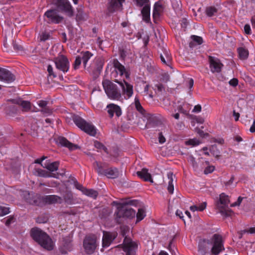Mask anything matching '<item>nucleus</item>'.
Wrapping results in <instances>:
<instances>
[{"mask_svg":"<svg viewBox=\"0 0 255 255\" xmlns=\"http://www.w3.org/2000/svg\"><path fill=\"white\" fill-rule=\"evenodd\" d=\"M105 93L111 99L118 100L121 97V91L119 87L115 83L109 80H104L102 82Z\"/></svg>","mask_w":255,"mask_h":255,"instance_id":"nucleus-3","label":"nucleus"},{"mask_svg":"<svg viewBox=\"0 0 255 255\" xmlns=\"http://www.w3.org/2000/svg\"><path fill=\"white\" fill-rule=\"evenodd\" d=\"M218 11L217 9L214 6H209L206 9V14L209 17H212Z\"/></svg>","mask_w":255,"mask_h":255,"instance_id":"nucleus-42","label":"nucleus"},{"mask_svg":"<svg viewBox=\"0 0 255 255\" xmlns=\"http://www.w3.org/2000/svg\"><path fill=\"white\" fill-rule=\"evenodd\" d=\"M239 57L241 59L245 60L247 59L249 56L248 50L243 47H239L238 49Z\"/></svg>","mask_w":255,"mask_h":255,"instance_id":"nucleus-37","label":"nucleus"},{"mask_svg":"<svg viewBox=\"0 0 255 255\" xmlns=\"http://www.w3.org/2000/svg\"><path fill=\"white\" fill-rule=\"evenodd\" d=\"M209 62L210 63V68L212 73H219L223 65L221 63L220 60L215 57L209 56Z\"/></svg>","mask_w":255,"mask_h":255,"instance_id":"nucleus-14","label":"nucleus"},{"mask_svg":"<svg viewBox=\"0 0 255 255\" xmlns=\"http://www.w3.org/2000/svg\"><path fill=\"white\" fill-rule=\"evenodd\" d=\"M82 59L80 56H77L76 57L75 61L73 64V67L74 70H77L79 68L81 64Z\"/></svg>","mask_w":255,"mask_h":255,"instance_id":"nucleus-46","label":"nucleus"},{"mask_svg":"<svg viewBox=\"0 0 255 255\" xmlns=\"http://www.w3.org/2000/svg\"><path fill=\"white\" fill-rule=\"evenodd\" d=\"M12 45L13 47V49L15 50V51L17 53L21 52L23 51V47L22 46L16 42V41H13L12 43Z\"/></svg>","mask_w":255,"mask_h":255,"instance_id":"nucleus-49","label":"nucleus"},{"mask_svg":"<svg viewBox=\"0 0 255 255\" xmlns=\"http://www.w3.org/2000/svg\"><path fill=\"white\" fill-rule=\"evenodd\" d=\"M12 103L21 106L25 110L28 111L31 109V103L29 101H23L21 99H10Z\"/></svg>","mask_w":255,"mask_h":255,"instance_id":"nucleus-26","label":"nucleus"},{"mask_svg":"<svg viewBox=\"0 0 255 255\" xmlns=\"http://www.w3.org/2000/svg\"><path fill=\"white\" fill-rule=\"evenodd\" d=\"M50 37V35L49 33L43 31L40 35V40L42 41H45L48 39H49Z\"/></svg>","mask_w":255,"mask_h":255,"instance_id":"nucleus-52","label":"nucleus"},{"mask_svg":"<svg viewBox=\"0 0 255 255\" xmlns=\"http://www.w3.org/2000/svg\"><path fill=\"white\" fill-rule=\"evenodd\" d=\"M36 171L38 175L39 176L44 177H54L55 178H58L59 174L63 175L65 174V173L60 174L58 173H57L56 174L41 169H36Z\"/></svg>","mask_w":255,"mask_h":255,"instance_id":"nucleus-24","label":"nucleus"},{"mask_svg":"<svg viewBox=\"0 0 255 255\" xmlns=\"http://www.w3.org/2000/svg\"><path fill=\"white\" fill-rule=\"evenodd\" d=\"M130 108L131 109L134 108L138 112H145L136 97L134 99V102L130 105Z\"/></svg>","mask_w":255,"mask_h":255,"instance_id":"nucleus-39","label":"nucleus"},{"mask_svg":"<svg viewBox=\"0 0 255 255\" xmlns=\"http://www.w3.org/2000/svg\"><path fill=\"white\" fill-rule=\"evenodd\" d=\"M137 245L127 237H125L123 244V249L126 255H135Z\"/></svg>","mask_w":255,"mask_h":255,"instance_id":"nucleus-10","label":"nucleus"},{"mask_svg":"<svg viewBox=\"0 0 255 255\" xmlns=\"http://www.w3.org/2000/svg\"><path fill=\"white\" fill-rule=\"evenodd\" d=\"M244 31L246 34L250 35L251 34V29L250 25L248 24H245L244 26Z\"/></svg>","mask_w":255,"mask_h":255,"instance_id":"nucleus-64","label":"nucleus"},{"mask_svg":"<svg viewBox=\"0 0 255 255\" xmlns=\"http://www.w3.org/2000/svg\"><path fill=\"white\" fill-rule=\"evenodd\" d=\"M56 68L58 71L65 74L70 68V62L66 56L60 55L54 59Z\"/></svg>","mask_w":255,"mask_h":255,"instance_id":"nucleus-7","label":"nucleus"},{"mask_svg":"<svg viewBox=\"0 0 255 255\" xmlns=\"http://www.w3.org/2000/svg\"><path fill=\"white\" fill-rule=\"evenodd\" d=\"M186 117L192 120V123H197L199 124H203L204 122V120L203 118L200 117H197L189 113H184Z\"/></svg>","mask_w":255,"mask_h":255,"instance_id":"nucleus-34","label":"nucleus"},{"mask_svg":"<svg viewBox=\"0 0 255 255\" xmlns=\"http://www.w3.org/2000/svg\"><path fill=\"white\" fill-rule=\"evenodd\" d=\"M192 39L195 42H197V43H198V44H201L203 43V38L200 36L193 35Z\"/></svg>","mask_w":255,"mask_h":255,"instance_id":"nucleus-57","label":"nucleus"},{"mask_svg":"<svg viewBox=\"0 0 255 255\" xmlns=\"http://www.w3.org/2000/svg\"><path fill=\"white\" fill-rule=\"evenodd\" d=\"M125 0H109L108 10L109 12L113 13L123 6Z\"/></svg>","mask_w":255,"mask_h":255,"instance_id":"nucleus-18","label":"nucleus"},{"mask_svg":"<svg viewBox=\"0 0 255 255\" xmlns=\"http://www.w3.org/2000/svg\"><path fill=\"white\" fill-rule=\"evenodd\" d=\"M142 20L146 23L150 22V6L142 7L141 10Z\"/></svg>","mask_w":255,"mask_h":255,"instance_id":"nucleus-28","label":"nucleus"},{"mask_svg":"<svg viewBox=\"0 0 255 255\" xmlns=\"http://www.w3.org/2000/svg\"><path fill=\"white\" fill-rule=\"evenodd\" d=\"M145 211L143 209H138V212L136 214L137 221L142 220L145 217Z\"/></svg>","mask_w":255,"mask_h":255,"instance_id":"nucleus-48","label":"nucleus"},{"mask_svg":"<svg viewBox=\"0 0 255 255\" xmlns=\"http://www.w3.org/2000/svg\"><path fill=\"white\" fill-rule=\"evenodd\" d=\"M56 141L62 146L67 147L70 150L80 148V147L78 145L70 142L65 137L63 136L58 137Z\"/></svg>","mask_w":255,"mask_h":255,"instance_id":"nucleus-19","label":"nucleus"},{"mask_svg":"<svg viewBox=\"0 0 255 255\" xmlns=\"http://www.w3.org/2000/svg\"><path fill=\"white\" fill-rule=\"evenodd\" d=\"M72 118L75 124L82 130L90 135L95 136L96 128L91 123L87 122L77 115H73Z\"/></svg>","mask_w":255,"mask_h":255,"instance_id":"nucleus-2","label":"nucleus"},{"mask_svg":"<svg viewBox=\"0 0 255 255\" xmlns=\"http://www.w3.org/2000/svg\"><path fill=\"white\" fill-rule=\"evenodd\" d=\"M173 176L174 175L172 172H169L167 173V177L169 179L167 190L170 194H172L174 191V185L173 184L174 180Z\"/></svg>","mask_w":255,"mask_h":255,"instance_id":"nucleus-33","label":"nucleus"},{"mask_svg":"<svg viewBox=\"0 0 255 255\" xmlns=\"http://www.w3.org/2000/svg\"><path fill=\"white\" fill-rule=\"evenodd\" d=\"M32 239L45 249L51 251L53 249V243L50 237L38 228H33L30 231Z\"/></svg>","mask_w":255,"mask_h":255,"instance_id":"nucleus-1","label":"nucleus"},{"mask_svg":"<svg viewBox=\"0 0 255 255\" xmlns=\"http://www.w3.org/2000/svg\"><path fill=\"white\" fill-rule=\"evenodd\" d=\"M107 112H121V109L118 105L110 104L107 105Z\"/></svg>","mask_w":255,"mask_h":255,"instance_id":"nucleus-44","label":"nucleus"},{"mask_svg":"<svg viewBox=\"0 0 255 255\" xmlns=\"http://www.w3.org/2000/svg\"><path fill=\"white\" fill-rule=\"evenodd\" d=\"M117 236L116 232H103V247H106L110 246L111 243Z\"/></svg>","mask_w":255,"mask_h":255,"instance_id":"nucleus-17","label":"nucleus"},{"mask_svg":"<svg viewBox=\"0 0 255 255\" xmlns=\"http://www.w3.org/2000/svg\"><path fill=\"white\" fill-rule=\"evenodd\" d=\"M211 244L210 240L205 239L200 240L198 245L199 255H206L209 249L208 246Z\"/></svg>","mask_w":255,"mask_h":255,"instance_id":"nucleus-20","label":"nucleus"},{"mask_svg":"<svg viewBox=\"0 0 255 255\" xmlns=\"http://www.w3.org/2000/svg\"><path fill=\"white\" fill-rule=\"evenodd\" d=\"M154 90L157 91L158 92H161L164 90V88L162 84H157L154 85Z\"/></svg>","mask_w":255,"mask_h":255,"instance_id":"nucleus-59","label":"nucleus"},{"mask_svg":"<svg viewBox=\"0 0 255 255\" xmlns=\"http://www.w3.org/2000/svg\"><path fill=\"white\" fill-rule=\"evenodd\" d=\"M215 169L214 166H209L207 167L204 170V173L206 174L212 172Z\"/></svg>","mask_w":255,"mask_h":255,"instance_id":"nucleus-63","label":"nucleus"},{"mask_svg":"<svg viewBox=\"0 0 255 255\" xmlns=\"http://www.w3.org/2000/svg\"><path fill=\"white\" fill-rule=\"evenodd\" d=\"M45 200L46 203L49 204H53L56 203H61L62 198L57 195H48L46 196L45 198Z\"/></svg>","mask_w":255,"mask_h":255,"instance_id":"nucleus-30","label":"nucleus"},{"mask_svg":"<svg viewBox=\"0 0 255 255\" xmlns=\"http://www.w3.org/2000/svg\"><path fill=\"white\" fill-rule=\"evenodd\" d=\"M136 174L138 176L144 181H149L151 183L153 182L151 175L148 173L147 169L143 168L141 171H137Z\"/></svg>","mask_w":255,"mask_h":255,"instance_id":"nucleus-25","label":"nucleus"},{"mask_svg":"<svg viewBox=\"0 0 255 255\" xmlns=\"http://www.w3.org/2000/svg\"><path fill=\"white\" fill-rule=\"evenodd\" d=\"M164 7L161 1L159 0L154 3L152 12V17L154 21L158 19L163 12Z\"/></svg>","mask_w":255,"mask_h":255,"instance_id":"nucleus-16","label":"nucleus"},{"mask_svg":"<svg viewBox=\"0 0 255 255\" xmlns=\"http://www.w3.org/2000/svg\"><path fill=\"white\" fill-rule=\"evenodd\" d=\"M84 194L88 196L93 197L94 199L96 198L98 194L97 191L93 189H88L87 188L86 190H85V192Z\"/></svg>","mask_w":255,"mask_h":255,"instance_id":"nucleus-45","label":"nucleus"},{"mask_svg":"<svg viewBox=\"0 0 255 255\" xmlns=\"http://www.w3.org/2000/svg\"><path fill=\"white\" fill-rule=\"evenodd\" d=\"M9 212V208L0 206V216H4L6 214H7Z\"/></svg>","mask_w":255,"mask_h":255,"instance_id":"nucleus-54","label":"nucleus"},{"mask_svg":"<svg viewBox=\"0 0 255 255\" xmlns=\"http://www.w3.org/2000/svg\"><path fill=\"white\" fill-rule=\"evenodd\" d=\"M239 83V81L237 78H233L229 82V84L233 87H236Z\"/></svg>","mask_w":255,"mask_h":255,"instance_id":"nucleus-62","label":"nucleus"},{"mask_svg":"<svg viewBox=\"0 0 255 255\" xmlns=\"http://www.w3.org/2000/svg\"><path fill=\"white\" fill-rule=\"evenodd\" d=\"M230 200L228 196L225 193H222L220 195L219 201L217 203V208L219 212L225 217L231 216L233 211L228 207Z\"/></svg>","mask_w":255,"mask_h":255,"instance_id":"nucleus-4","label":"nucleus"},{"mask_svg":"<svg viewBox=\"0 0 255 255\" xmlns=\"http://www.w3.org/2000/svg\"><path fill=\"white\" fill-rule=\"evenodd\" d=\"M48 104V102L47 101H44V100H40L37 102L38 105L43 110H47L49 111V110L47 108V105ZM49 112V111H47Z\"/></svg>","mask_w":255,"mask_h":255,"instance_id":"nucleus-50","label":"nucleus"},{"mask_svg":"<svg viewBox=\"0 0 255 255\" xmlns=\"http://www.w3.org/2000/svg\"><path fill=\"white\" fill-rule=\"evenodd\" d=\"M211 242L213 244L211 249V253L213 255H218L221 252L224 250L223 241L221 235L217 234H214Z\"/></svg>","mask_w":255,"mask_h":255,"instance_id":"nucleus-9","label":"nucleus"},{"mask_svg":"<svg viewBox=\"0 0 255 255\" xmlns=\"http://www.w3.org/2000/svg\"><path fill=\"white\" fill-rule=\"evenodd\" d=\"M80 56L83 62V66L86 68L88 61L93 56V54L89 51H82Z\"/></svg>","mask_w":255,"mask_h":255,"instance_id":"nucleus-27","label":"nucleus"},{"mask_svg":"<svg viewBox=\"0 0 255 255\" xmlns=\"http://www.w3.org/2000/svg\"><path fill=\"white\" fill-rule=\"evenodd\" d=\"M132 201L126 202L124 206L118 207L116 220L118 223H120L119 219L122 218H133L135 216V211L131 208L126 206L127 205H131Z\"/></svg>","mask_w":255,"mask_h":255,"instance_id":"nucleus-5","label":"nucleus"},{"mask_svg":"<svg viewBox=\"0 0 255 255\" xmlns=\"http://www.w3.org/2000/svg\"><path fill=\"white\" fill-rule=\"evenodd\" d=\"M119 84L121 90H122L123 94L127 97L130 98L133 94V87L125 80L123 82L119 81L118 80L115 81Z\"/></svg>","mask_w":255,"mask_h":255,"instance_id":"nucleus-13","label":"nucleus"},{"mask_svg":"<svg viewBox=\"0 0 255 255\" xmlns=\"http://www.w3.org/2000/svg\"><path fill=\"white\" fill-rule=\"evenodd\" d=\"M195 131L197 132L201 137H204L209 136V134L208 133H204V132L203 130H202L199 128H196Z\"/></svg>","mask_w":255,"mask_h":255,"instance_id":"nucleus-60","label":"nucleus"},{"mask_svg":"<svg viewBox=\"0 0 255 255\" xmlns=\"http://www.w3.org/2000/svg\"><path fill=\"white\" fill-rule=\"evenodd\" d=\"M134 114L135 115V116L138 118V121L137 122V124L138 125L140 128L141 129H145L146 128H148L147 121H146V118H140L139 117L138 113H134Z\"/></svg>","mask_w":255,"mask_h":255,"instance_id":"nucleus-31","label":"nucleus"},{"mask_svg":"<svg viewBox=\"0 0 255 255\" xmlns=\"http://www.w3.org/2000/svg\"><path fill=\"white\" fill-rule=\"evenodd\" d=\"M209 150H210V152L212 154V155L214 156H215L218 159H219V158L221 156V155H220L221 152H220V150L218 148L217 145H216V144L212 145L210 147Z\"/></svg>","mask_w":255,"mask_h":255,"instance_id":"nucleus-38","label":"nucleus"},{"mask_svg":"<svg viewBox=\"0 0 255 255\" xmlns=\"http://www.w3.org/2000/svg\"><path fill=\"white\" fill-rule=\"evenodd\" d=\"M66 202L71 204L73 202V194L71 191H67L63 195Z\"/></svg>","mask_w":255,"mask_h":255,"instance_id":"nucleus-43","label":"nucleus"},{"mask_svg":"<svg viewBox=\"0 0 255 255\" xmlns=\"http://www.w3.org/2000/svg\"><path fill=\"white\" fill-rule=\"evenodd\" d=\"M94 63L95 65V69L97 72H101L103 69L104 64V61L102 58L98 57L95 59Z\"/></svg>","mask_w":255,"mask_h":255,"instance_id":"nucleus-36","label":"nucleus"},{"mask_svg":"<svg viewBox=\"0 0 255 255\" xmlns=\"http://www.w3.org/2000/svg\"><path fill=\"white\" fill-rule=\"evenodd\" d=\"M188 161L192 164L193 167L194 169H197L198 167V164L195 161V158L192 155H190L188 157Z\"/></svg>","mask_w":255,"mask_h":255,"instance_id":"nucleus-55","label":"nucleus"},{"mask_svg":"<svg viewBox=\"0 0 255 255\" xmlns=\"http://www.w3.org/2000/svg\"><path fill=\"white\" fill-rule=\"evenodd\" d=\"M28 198H26L27 202L32 205L37 204V198L32 194H28Z\"/></svg>","mask_w":255,"mask_h":255,"instance_id":"nucleus-47","label":"nucleus"},{"mask_svg":"<svg viewBox=\"0 0 255 255\" xmlns=\"http://www.w3.org/2000/svg\"><path fill=\"white\" fill-rule=\"evenodd\" d=\"M15 222V218L13 216L9 217L5 222V224L6 226H8L11 223H14Z\"/></svg>","mask_w":255,"mask_h":255,"instance_id":"nucleus-61","label":"nucleus"},{"mask_svg":"<svg viewBox=\"0 0 255 255\" xmlns=\"http://www.w3.org/2000/svg\"><path fill=\"white\" fill-rule=\"evenodd\" d=\"M133 2L138 7H145L147 6L148 7L150 6V0H133Z\"/></svg>","mask_w":255,"mask_h":255,"instance_id":"nucleus-40","label":"nucleus"},{"mask_svg":"<svg viewBox=\"0 0 255 255\" xmlns=\"http://www.w3.org/2000/svg\"><path fill=\"white\" fill-rule=\"evenodd\" d=\"M76 17L79 20H86L88 18V15L85 13L82 7L77 8Z\"/></svg>","mask_w":255,"mask_h":255,"instance_id":"nucleus-35","label":"nucleus"},{"mask_svg":"<svg viewBox=\"0 0 255 255\" xmlns=\"http://www.w3.org/2000/svg\"><path fill=\"white\" fill-rule=\"evenodd\" d=\"M191 106L188 104H184L183 106H179L178 112H188L190 110Z\"/></svg>","mask_w":255,"mask_h":255,"instance_id":"nucleus-51","label":"nucleus"},{"mask_svg":"<svg viewBox=\"0 0 255 255\" xmlns=\"http://www.w3.org/2000/svg\"><path fill=\"white\" fill-rule=\"evenodd\" d=\"M164 54L165 57L162 54H160V59L164 64L169 65L171 60V57L168 54L167 51L165 50Z\"/></svg>","mask_w":255,"mask_h":255,"instance_id":"nucleus-41","label":"nucleus"},{"mask_svg":"<svg viewBox=\"0 0 255 255\" xmlns=\"http://www.w3.org/2000/svg\"><path fill=\"white\" fill-rule=\"evenodd\" d=\"M44 15L47 18V22L49 23H59L63 19V17L59 15L55 9L47 10L45 12Z\"/></svg>","mask_w":255,"mask_h":255,"instance_id":"nucleus-11","label":"nucleus"},{"mask_svg":"<svg viewBox=\"0 0 255 255\" xmlns=\"http://www.w3.org/2000/svg\"><path fill=\"white\" fill-rule=\"evenodd\" d=\"M59 165V162L58 161H55L51 163L44 164L43 167L51 172H53L58 170Z\"/></svg>","mask_w":255,"mask_h":255,"instance_id":"nucleus-32","label":"nucleus"},{"mask_svg":"<svg viewBox=\"0 0 255 255\" xmlns=\"http://www.w3.org/2000/svg\"><path fill=\"white\" fill-rule=\"evenodd\" d=\"M53 3L61 11L72 13V7L68 0H53Z\"/></svg>","mask_w":255,"mask_h":255,"instance_id":"nucleus-12","label":"nucleus"},{"mask_svg":"<svg viewBox=\"0 0 255 255\" xmlns=\"http://www.w3.org/2000/svg\"><path fill=\"white\" fill-rule=\"evenodd\" d=\"M139 117L142 119L146 118L147 121L148 128L150 127H156L161 125L165 120L160 117L155 116L149 113H138Z\"/></svg>","mask_w":255,"mask_h":255,"instance_id":"nucleus-6","label":"nucleus"},{"mask_svg":"<svg viewBox=\"0 0 255 255\" xmlns=\"http://www.w3.org/2000/svg\"><path fill=\"white\" fill-rule=\"evenodd\" d=\"M93 166L99 174L103 175L108 168V164L95 161L93 163Z\"/></svg>","mask_w":255,"mask_h":255,"instance_id":"nucleus-22","label":"nucleus"},{"mask_svg":"<svg viewBox=\"0 0 255 255\" xmlns=\"http://www.w3.org/2000/svg\"><path fill=\"white\" fill-rule=\"evenodd\" d=\"M200 142L196 139H192L186 141V144L192 145H197L199 144Z\"/></svg>","mask_w":255,"mask_h":255,"instance_id":"nucleus-56","label":"nucleus"},{"mask_svg":"<svg viewBox=\"0 0 255 255\" xmlns=\"http://www.w3.org/2000/svg\"><path fill=\"white\" fill-rule=\"evenodd\" d=\"M15 79L14 75L7 69L0 67V80L11 83Z\"/></svg>","mask_w":255,"mask_h":255,"instance_id":"nucleus-15","label":"nucleus"},{"mask_svg":"<svg viewBox=\"0 0 255 255\" xmlns=\"http://www.w3.org/2000/svg\"><path fill=\"white\" fill-rule=\"evenodd\" d=\"M47 71L49 76H52L54 78L56 77L57 75L53 71V67L51 65H48L47 66Z\"/></svg>","mask_w":255,"mask_h":255,"instance_id":"nucleus-58","label":"nucleus"},{"mask_svg":"<svg viewBox=\"0 0 255 255\" xmlns=\"http://www.w3.org/2000/svg\"><path fill=\"white\" fill-rule=\"evenodd\" d=\"M71 245L69 240L64 239L62 246L59 248L60 251L62 254H66L67 252L71 250Z\"/></svg>","mask_w":255,"mask_h":255,"instance_id":"nucleus-29","label":"nucleus"},{"mask_svg":"<svg viewBox=\"0 0 255 255\" xmlns=\"http://www.w3.org/2000/svg\"><path fill=\"white\" fill-rule=\"evenodd\" d=\"M103 175L106 176L108 178L115 179L119 176V172L116 168L108 167Z\"/></svg>","mask_w":255,"mask_h":255,"instance_id":"nucleus-23","label":"nucleus"},{"mask_svg":"<svg viewBox=\"0 0 255 255\" xmlns=\"http://www.w3.org/2000/svg\"><path fill=\"white\" fill-rule=\"evenodd\" d=\"M72 180L74 182V185H75V187L77 189L81 191L84 193L85 192V190H86V188H85L84 187H83L81 184H79L74 178H73L72 179Z\"/></svg>","mask_w":255,"mask_h":255,"instance_id":"nucleus-53","label":"nucleus"},{"mask_svg":"<svg viewBox=\"0 0 255 255\" xmlns=\"http://www.w3.org/2000/svg\"><path fill=\"white\" fill-rule=\"evenodd\" d=\"M97 247L96 237L94 235L87 236L83 241L85 252L89 255L93 254Z\"/></svg>","mask_w":255,"mask_h":255,"instance_id":"nucleus-8","label":"nucleus"},{"mask_svg":"<svg viewBox=\"0 0 255 255\" xmlns=\"http://www.w3.org/2000/svg\"><path fill=\"white\" fill-rule=\"evenodd\" d=\"M113 65L117 73H119L121 76L125 75L126 78L128 77V74L127 72L125 67L119 61L118 59H114Z\"/></svg>","mask_w":255,"mask_h":255,"instance_id":"nucleus-21","label":"nucleus"}]
</instances>
